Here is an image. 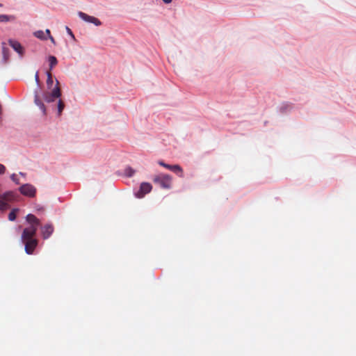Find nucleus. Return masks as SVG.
<instances>
[{"label":"nucleus","instance_id":"nucleus-1","mask_svg":"<svg viewBox=\"0 0 356 356\" xmlns=\"http://www.w3.org/2000/svg\"><path fill=\"white\" fill-rule=\"evenodd\" d=\"M26 219L29 225L23 230L22 238H34L40 225V220L33 214H28Z\"/></svg>","mask_w":356,"mask_h":356},{"label":"nucleus","instance_id":"nucleus-30","mask_svg":"<svg viewBox=\"0 0 356 356\" xmlns=\"http://www.w3.org/2000/svg\"><path fill=\"white\" fill-rule=\"evenodd\" d=\"M1 6H2V4H1V3H0V7H1Z\"/></svg>","mask_w":356,"mask_h":356},{"label":"nucleus","instance_id":"nucleus-26","mask_svg":"<svg viewBox=\"0 0 356 356\" xmlns=\"http://www.w3.org/2000/svg\"><path fill=\"white\" fill-rule=\"evenodd\" d=\"M45 34H47V38H49L51 35V32H50V30L49 29H46L45 30V32H44Z\"/></svg>","mask_w":356,"mask_h":356},{"label":"nucleus","instance_id":"nucleus-3","mask_svg":"<svg viewBox=\"0 0 356 356\" xmlns=\"http://www.w3.org/2000/svg\"><path fill=\"white\" fill-rule=\"evenodd\" d=\"M61 96V91L59 87V82L56 81V86L52 89L51 92H45L43 94V98L47 103L54 102L56 99Z\"/></svg>","mask_w":356,"mask_h":356},{"label":"nucleus","instance_id":"nucleus-8","mask_svg":"<svg viewBox=\"0 0 356 356\" xmlns=\"http://www.w3.org/2000/svg\"><path fill=\"white\" fill-rule=\"evenodd\" d=\"M152 189V185L148 182H143L140 184V189L136 193V197L142 198L145 195L149 193Z\"/></svg>","mask_w":356,"mask_h":356},{"label":"nucleus","instance_id":"nucleus-10","mask_svg":"<svg viewBox=\"0 0 356 356\" xmlns=\"http://www.w3.org/2000/svg\"><path fill=\"white\" fill-rule=\"evenodd\" d=\"M54 228L52 224H47L41 227V233L44 239L48 238L54 232Z\"/></svg>","mask_w":356,"mask_h":356},{"label":"nucleus","instance_id":"nucleus-4","mask_svg":"<svg viewBox=\"0 0 356 356\" xmlns=\"http://www.w3.org/2000/svg\"><path fill=\"white\" fill-rule=\"evenodd\" d=\"M19 192L25 196L33 197L36 194V188L34 186L30 184H23L19 188Z\"/></svg>","mask_w":356,"mask_h":356},{"label":"nucleus","instance_id":"nucleus-23","mask_svg":"<svg viewBox=\"0 0 356 356\" xmlns=\"http://www.w3.org/2000/svg\"><path fill=\"white\" fill-rule=\"evenodd\" d=\"M6 168L3 165L0 163V175H2L5 172Z\"/></svg>","mask_w":356,"mask_h":356},{"label":"nucleus","instance_id":"nucleus-17","mask_svg":"<svg viewBox=\"0 0 356 356\" xmlns=\"http://www.w3.org/2000/svg\"><path fill=\"white\" fill-rule=\"evenodd\" d=\"M47 86L49 89H51L52 87V85H53V78H52L51 72L50 71H48L47 72Z\"/></svg>","mask_w":356,"mask_h":356},{"label":"nucleus","instance_id":"nucleus-13","mask_svg":"<svg viewBox=\"0 0 356 356\" xmlns=\"http://www.w3.org/2000/svg\"><path fill=\"white\" fill-rule=\"evenodd\" d=\"M170 170L176 173L179 177H184V171L179 165H171Z\"/></svg>","mask_w":356,"mask_h":356},{"label":"nucleus","instance_id":"nucleus-25","mask_svg":"<svg viewBox=\"0 0 356 356\" xmlns=\"http://www.w3.org/2000/svg\"><path fill=\"white\" fill-rule=\"evenodd\" d=\"M35 80L36 83L38 84L40 82L38 72H36L35 74Z\"/></svg>","mask_w":356,"mask_h":356},{"label":"nucleus","instance_id":"nucleus-16","mask_svg":"<svg viewBox=\"0 0 356 356\" xmlns=\"http://www.w3.org/2000/svg\"><path fill=\"white\" fill-rule=\"evenodd\" d=\"M33 35L37 38H39L42 40H46L47 39V37L45 35V33L43 31H37L33 33Z\"/></svg>","mask_w":356,"mask_h":356},{"label":"nucleus","instance_id":"nucleus-12","mask_svg":"<svg viewBox=\"0 0 356 356\" xmlns=\"http://www.w3.org/2000/svg\"><path fill=\"white\" fill-rule=\"evenodd\" d=\"M2 47V55H3V60L5 63H6L10 58V51L8 47L6 46V43L3 42L1 43Z\"/></svg>","mask_w":356,"mask_h":356},{"label":"nucleus","instance_id":"nucleus-15","mask_svg":"<svg viewBox=\"0 0 356 356\" xmlns=\"http://www.w3.org/2000/svg\"><path fill=\"white\" fill-rule=\"evenodd\" d=\"M15 19L13 15H0V22H7Z\"/></svg>","mask_w":356,"mask_h":356},{"label":"nucleus","instance_id":"nucleus-11","mask_svg":"<svg viewBox=\"0 0 356 356\" xmlns=\"http://www.w3.org/2000/svg\"><path fill=\"white\" fill-rule=\"evenodd\" d=\"M34 102L40 108L43 115H46V107L44 104L42 103V100L40 99V97L37 93L35 95L34 97Z\"/></svg>","mask_w":356,"mask_h":356},{"label":"nucleus","instance_id":"nucleus-28","mask_svg":"<svg viewBox=\"0 0 356 356\" xmlns=\"http://www.w3.org/2000/svg\"><path fill=\"white\" fill-rule=\"evenodd\" d=\"M163 1L165 3H169L172 1V0H163Z\"/></svg>","mask_w":356,"mask_h":356},{"label":"nucleus","instance_id":"nucleus-5","mask_svg":"<svg viewBox=\"0 0 356 356\" xmlns=\"http://www.w3.org/2000/svg\"><path fill=\"white\" fill-rule=\"evenodd\" d=\"M22 240L25 245L26 252L28 254H32L38 245V240L34 238H22Z\"/></svg>","mask_w":356,"mask_h":356},{"label":"nucleus","instance_id":"nucleus-29","mask_svg":"<svg viewBox=\"0 0 356 356\" xmlns=\"http://www.w3.org/2000/svg\"><path fill=\"white\" fill-rule=\"evenodd\" d=\"M20 175H21L22 176H24V173H22V172H20Z\"/></svg>","mask_w":356,"mask_h":356},{"label":"nucleus","instance_id":"nucleus-24","mask_svg":"<svg viewBox=\"0 0 356 356\" xmlns=\"http://www.w3.org/2000/svg\"><path fill=\"white\" fill-rule=\"evenodd\" d=\"M66 30L68 33L69 35H70L72 38H74V35L72 33V31H71V29L70 28H68L67 26L66 27Z\"/></svg>","mask_w":356,"mask_h":356},{"label":"nucleus","instance_id":"nucleus-14","mask_svg":"<svg viewBox=\"0 0 356 356\" xmlns=\"http://www.w3.org/2000/svg\"><path fill=\"white\" fill-rule=\"evenodd\" d=\"M48 60L49 62V71L51 72L54 67L57 65L58 60L54 56H49Z\"/></svg>","mask_w":356,"mask_h":356},{"label":"nucleus","instance_id":"nucleus-19","mask_svg":"<svg viewBox=\"0 0 356 356\" xmlns=\"http://www.w3.org/2000/svg\"><path fill=\"white\" fill-rule=\"evenodd\" d=\"M18 211V209H13L8 214V219L10 221H13L16 218V212Z\"/></svg>","mask_w":356,"mask_h":356},{"label":"nucleus","instance_id":"nucleus-7","mask_svg":"<svg viewBox=\"0 0 356 356\" xmlns=\"http://www.w3.org/2000/svg\"><path fill=\"white\" fill-rule=\"evenodd\" d=\"M14 197L13 192H6L0 195V210H5L8 207V201H10Z\"/></svg>","mask_w":356,"mask_h":356},{"label":"nucleus","instance_id":"nucleus-22","mask_svg":"<svg viewBox=\"0 0 356 356\" xmlns=\"http://www.w3.org/2000/svg\"><path fill=\"white\" fill-rule=\"evenodd\" d=\"M10 178L11 179L15 182L17 184H19V181L17 178V176L16 174H13L11 176H10Z\"/></svg>","mask_w":356,"mask_h":356},{"label":"nucleus","instance_id":"nucleus-20","mask_svg":"<svg viewBox=\"0 0 356 356\" xmlns=\"http://www.w3.org/2000/svg\"><path fill=\"white\" fill-rule=\"evenodd\" d=\"M124 173L125 175L127 176V177H132L134 173H135V170L134 169H132L130 167H128L125 169L124 170Z\"/></svg>","mask_w":356,"mask_h":356},{"label":"nucleus","instance_id":"nucleus-21","mask_svg":"<svg viewBox=\"0 0 356 356\" xmlns=\"http://www.w3.org/2000/svg\"><path fill=\"white\" fill-rule=\"evenodd\" d=\"M158 163H159V165H160L161 166H163V167H164L165 168L168 169V170H170V166H171V165L167 164V163H164L163 161H158Z\"/></svg>","mask_w":356,"mask_h":356},{"label":"nucleus","instance_id":"nucleus-18","mask_svg":"<svg viewBox=\"0 0 356 356\" xmlns=\"http://www.w3.org/2000/svg\"><path fill=\"white\" fill-rule=\"evenodd\" d=\"M64 108H65L64 102L61 99H59L58 102V104H57V109H58V115H61Z\"/></svg>","mask_w":356,"mask_h":356},{"label":"nucleus","instance_id":"nucleus-2","mask_svg":"<svg viewBox=\"0 0 356 356\" xmlns=\"http://www.w3.org/2000/svg\"><path fill=\"white\" fill-rule=\"evenodd\" d=\"M172 177L170 175L159 174L154 176L152 181L154 184L165 189H170L172 186Z\"/></svg>","mask_w":356,"mask_h":356},{"label":"nucleus","instance_id":"nucleus-6","mask_svg":"<svg viewBox=\"0 0 356 356\" xmlns=\"http://www.w3.org/2000/svg\"><path fill=\"white\" fill-rule=\"evenodd\" d=\"M78 15L81 19L88 23L93 24L97 26L102 25V22L99 19L93 16L88 15V14L83 12L79 11L78 13Z\"/></svg>","mask_w":356,"mask_h":356},{"label":"nucleus","instance_id":"nucleus-27","mask_svg":"<svg viewBox=\"0 0 356 356\" xmlns=\"http://www.w3.org/2000/svg\"><path fill=\"white\" fill-rule=\"evenodd\" d=\"M49 38L50 39L51 42L53 44H55V43H56V42H55V40H54V38L52 36H50Z\"/></svg>","mask_w":356,"mask_h":356},{"label":"nucleus","instance_id":"nucleus-9","mask_svg":"<svg viewBox=\"0 0 356 356\" xmlns=\"http://www.w3.org/2000/svg\"><path fill=\"white\" fill-rule=\"evenodd\" d=\"M8 44L16 52L19 54L20 56H24V49L18 41L9 39Z\"/></svg>","mask_w":356,"mask_h":356}]
</instances>
